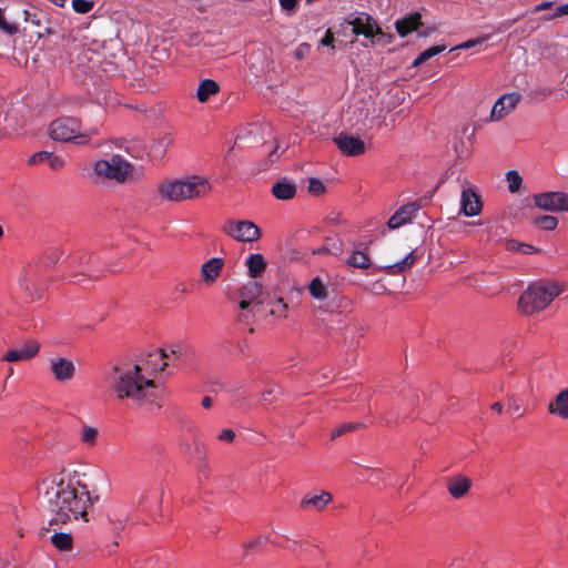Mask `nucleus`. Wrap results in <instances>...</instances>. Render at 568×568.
I'll return each instance as SVG.
<instances>
[{
  "label": "nucleus",
  "mask_w": 568,
  "mask_h": 568,
  "mask_svg": "<svg viewBox=\"0 0 568 568\" xmlns=\"http://www.w3.org/2000/svg\"><path fill=\"white\" fill-rule=\"evenodd\" d=\"M40 497L51 513L50 525H63L79 518L87 519L88 508L99 497L92 496L78 471L62 470L40 484Z\"/></svg>",
  "instance_id": "obj_1"
},
{
  "label": "nucleus",
  "mask_w": 568,
  "mask_h": 568,
  "mask_svg": "<svg viewBox=\"0 0 568 568\" xmlns=\"http://www.w3.org/2000/svg\"><path fill=\"white\" fill-rule=\"evenodd\" d=\"M170 355L164 349H154L141 364L126 372H121L113 382L118 398H130L140 404H155L158 394L151 374L162 372L168 365Z\"/></svg>",
  "instance_id": "obj_2"
},
{
  "label": "nucleus",
  "mask_w": 568,
  "mask_h": 568,
  "mask_svg": "<svg viewBox=\"0 0 568 568\" xmlns=\"http://www.w3.org/2000/svg\"><path fill=\"white\" fill-rule=\"evenodd\" d=\"M212 189L207 179L200 175H187L183 179L163 181L158 192L164 200L182 202L205 196Z\"/></svg>",
  "instance_id": "obj_3"
},
{
  "label": "nucleus",
  "mask_w": 568,
  "mask_h": 568,
  "mask_svg": "<svg viewBox=\"0 0 568 568\" xmlns=\"http://www.w3.org/2000/svg\"><path fill=\"white\" fill-rule=\"evenodd\" d=\"M562 288L556 282H536L527 286L518 301V308L526 315L545 310Z\"/></svg>",
  "instance_id": "obj_4"
},
{
  "label": "nucleus",
  "mask_w": 568,
  "mask_h": 568,
  "mask_svg": "<svg viewBox=\"0 0 568 568\" xmlns=\"http://www.w3.org/2000/svg\"><path fill=\"white\" fill-rule=\"evenodd\" d=\"M99 133L98 128H83L80 120L73 116H62L50 123L49 136L59 142L87 143V139Z\"/></svg>",
  "instance_id": "obj_5"
},
{
  "label": "nucleus",
  "mask_w": 568,
  "mask_h": 568,
  "mask_svg": "<svg viewBox=\"0 0 568 568\" xmlns=\"http://www.w3.org/2000/svg\"><path fill=\"white\" fill-rule=\"evenodd\" d=\"M132 165L121 155H112L109 160H99L93 165L94 181L113 180L124 182L132 173Z\"/></svg>",
  "instance_id": "obj_6"
},
{
  "label": "nucleus",
  "mask_w": 568,
  "mask_h": 568,
  "mask_svg": "<svg viewBox=\"0 0 568 568\" xmlns=\"http://www.w3.org/2000/svg\"><path fill=\"white\" fill-rule=\"evenodd\" d=\"M223 232L239 242H255L261 237L260 227L252 221L229 220Z\"/></svg>",
  "instance_id": "obj_7"
},
{
  "label": "nucleus",
  "mask_w": 568,
  "mask_h": 568,
  "mask_svg": "<svg viewBox=\"0 0 568 568\" xmlns=\"http://www.w3.org/2000/svg\"><path fill=\"white\" fill-rule=\"evenodd\" d=\"M346 23L352 26V32L356 36H364L372 39L376 33H381V28L376 21L367 13L359 12L346 19Z\"/></svg>",
  "instance_id": "obj_8"
},
{
  "label": "nucleus",
  "mask_w": 568,
  "mask_h": 568,
  "mask_svg": "<svg viewBox=\"0 0 568 568\" xmlns=\"http://www.w3.org/2000/svg\"><path fill=\"white\" fill-rule=\"evenodd\" d=\"M50 372L58 383H69L73 379L77 368L70 358L55 356L49 359Z\"/></svg>",
  "instance_id": "obj_9"
},
{
  "label": "nucleus",
  "mask_w": 568,
  "mask_h": 568,
  "mask_svg": "<svg viewBox=\"0 0 568 568\" xmlns=\"http://www.w3.org/2000/svg\"><path fill=\"white\" fill-rule=\"evenodd\" d=\"M40 268L36 265L24 266L18 277V284L22 291L31 296H41V288L39 286Z\"/></svg>",
  "instance_id": "obj_10"
},
{
  "label": "nucleus",
  "mask_w": 568,
  "mask_h": 568,
  "mask_svg": "<svg viewBox=\"0 0 568 568\" xmlns=\"http://www.w3.org/2000/svg\"><path fill=\"white\" fill-rule=\"evenodd\" d=\"M333 140L344 155L357 156L365 152V143L358 136L341 132Z\"/></svg>",
  "instance_id": "obj_11"
},
{
  "label": "nucleus",
  "mask_w": 568,
  "mask_h": 568,
  "mask_svg": "<svg viewBox=\"0 0 568 568\" xmlns=\"http://www.w3.org/2000/svg\"><path fill=\"white\" fill-rule=\"evenodd\" d=\"M535 203L538 207L548 211H568V194L560 192L542 193L535 197Z\"/></svg>",
  "instance_id": "obj_12"
},
{
  "label": "nucleus",
  "mask_w": 568,
  "mask_h": 568,
  "mask_svg": "<svg viewBox=\"0 0 568 568\" xmlns=\"http://www.w3.org/2000/svg\"><path fill=\"white\" fill-rule=\"evenodd\" d=\"M520 101V94L516 92L507 93L501 95L494 104L490 119L498 121L509 114Z\"/></svg>",
  "instance_id": "obj_13"
},
{
  "label": "nucleus",
  "mask_w": 568,
  "mask_h": 568,
  "mask_svg": "<svg viewBox=\"0 0 568 568\" xmlns=\"http://www.w3.org/2000/svg\"><path fill=\"white\" fill-rule=\"evenodd\" d=\"M40 349V344L37 341H28L21 347L10 348L3 359L7 362L28 361L34 357Z\"/></svg>",
  "instance_id": "obj_14"
},
{
  "label": "nucleus",
  "mask_w": 568,
  "mask_h": 568,
  "mask_svg": "<svg viewBox=\"0 0 568 568\" xmlns=\"http://www.w3.org/2000/svg\"><path fill=\"white\" fill-rule=\"evenodd\" d=\"M419 210V205L416 202L408 203L400 206L388 220L387 225L390 230L399 229L406 223L410 222L416 212Z\"/></svg>",
  "instance_id": "obj_15"
},
{
  "label": "nucleus",
  "mask_w": 568,
  "mask_h": 568,
  "mask_svg": "<svg viewBox=\"0 0 568 568\" xmlns=\"http://www.w3.org/2000/svg\"><path fill=\"white\" fill-rule=\"evenodd\" d=\"M224 266V261L221 257H212L202 264L200 274L201 280L206 285H212L220 277Z\"/></svg>",
  "instance_id": "obj_16"
},
{
  "label": "nucleus",
  "mask_w": 568,
  "mask_h": 568,
  "mask_svg": "<svg viewBox=\"0 0 568 568\" xmlns=\"http://www.w3.org/2000/svg\"><path fill=\"white\" fill-rule=\"evenodd\" d=\"M471 485V479L462 474L454 475L447 479V490L455 499L465 497Z\"/></svg>",
  "instance_id": "obj_17"
},
{
  "label": "nucleus",
  "mask_w": 568,
  "mask_h": 568,
  "mask_svg": "<svg viewBox=\"0 0 568 568\" xmlns=\"http://www.w3.org/2000/svg\"><path fill=\"white\" fill-rule=\"evenodd\" d=\"M460 211L466 216L478 215L481 203L478 195L470 189H464L460 196Z\"/></svg>",
  "instance_id": "obj_18"
},
{
  "label": "nucleus",
  "mask_w": 568,
  "mask_h": 568,
  "mask_svg": "<svg viewBox=\"0 0 568 568\" xmlns=\"http://www.w3.org/2000/svg\"><path fill=\"white\" fill-rule=\"evenodd\" d=\"M548 412L562 419H568V388L560 390L548 404Z\"/></svg>",
  "instance_id": "obj_19"
},
{
  "label": "nucleus",
  "mask_w": 568,
  "mask_h": 568,
  "mask_svg": "<svg viewBox=\"0 0 568 568\" xmlns=\"http://www.w3.org/2000/svg\"><path fill=\"white\" fill-rule=\"evenodd\" d=\"M262 294V286L256 281H251L247 284H245L240 292V296L242 297V301L240 302V307L242 310L248 308L251 302L258 298Z\"/></svg>",
  "instance_id": "obj_20"
},
{
  "label": "nucleus",
  "mask_w": 568,
  "mask_h": 568,
  "mask_svg": "<svg viewBox=\"0 0 568 568\" xmlns=\"http://www.w3.org/2000/svg\"><path fill=\"white\" fill-rule=\"evenodd\" d=\"M333 497L327 491H322L318 495H305L301 501L303 508H313L322 510L326 505L332 501Z\"/></svg>",
  "instance_id": "obj_21"
},
{
  "label": "nucleus",
  "mask_w": 568,
  "mask_h": 568,
  "mask_svg": "<svg viewBox=\"0 0 568 568\" xmlns=\"http://www.w3.org/2000/svg\"><path fill=\"white\" fill-rule=\"evenodd\" d=\"M272 194L277 200H291L296 194V185L287 179H282L272 186Z\"/></svg>",
  "instance_id": "obj_22"
},
{
  "label": "nucleus",
  "mask_w": 568,
  "mask_h": 568,
  "mask_svg": "<svg viewBox=\"0 0 568 568\" xmlns=\"http://www.w3.org/2000/svg\"><path fill=\"white\" fill-rule=\"evenodd\" d=\"M422 24L420 14L415 12L396 22V30L399 36L405 37Z\"/></svg>",
  "instance_id": "obj_23"
},
{
  "label": "nucleus",
  "mask_w": 568,
  "mask_h": 568,
  "mask_svg": "<svg viewBox=\"0 0 568 568\" xmlns=\"http://www.w3.org/2000/svg\"><path fill=\"white\" fill-rule=\"evenodd\" d=\"M220 91V85L211 79H204L199 83L196 98L201 103H205L212 95Z\"/></svg>",
  "instance_id": "obj_24"
},
{
  "label": "nucleus",
  "mask_w": 568,
  "mask_h": 568,
  "mask_svg": "<svg viewBox=\"0 0 568 568\" xmlns=\"http://www.w3.org/2000/svg\"><path fill=\"white\" fill-rule=\"evenodd\" d=\"M174 138L171 133H163L156 141H154L150 146V154L153 158H162L168 150L173 144Z\"/></svg>",
  "instance_id": "obj_25"
},
{
  "label": "nucleus",
  "mask_w": 568,
  "mask_h": 568,
  "mask_svg": "<svg viewBox=\"0 0 568 568\" xmlns=\"http://www.w3.org/2000/svg\"><path fill=\"white\" fill-rule=\"evenodd\" d=\"M311 296L317 301H324L328 297V286L320 276L314 277L308 286Z\"/></svg>",
  "instance_id": "obj_26"
},
{
  "label": "nucleus",
  "mask_w": 568,
  "mask_h": 568,
  "mask_svg": "<svg viewBox=\"0 0 568 568\" xmlns=\"http://www.w3.org/2000/svg\"><path fill=\"white\" fill-rule=\"evenodd\" d=\"M246 266L248 268V274L252 278L258 277L264 270L266 268V262L263 255L256 253L251 254L246 260Z\"/></svg>",
  "instance_id": "obj_27"
},
{
  "label": "nucleus",
  "mask_w": 568,
  "mask_h": 568,
  "mask_svg": "<svg viewBox=\"0 0 568 568\" xmlns=\"http://www.w3.org/2000/svg\"><path fill=\"white\" fill-rule=\"evenodd\" d=\"M100 432L98 427L82 424L79 437L80 440L87 446H95L99 442Z\"/></svg>",
  "instance_id": "obj_28"
},
{
  "label": "nucleus",
  "mask_w": 568,
  "mask_h": 568,
  "mask_svg": "<svg viewBox=\"0 0 568 568\" xmlns=\"http://www.w3.org/2000/svg\"><path fill=\"white\" fill-rule=\"evenodd\" d=\"M346 264L349 267L355 268H368L371 266V261L367 254L361 250L355 248L352 253V255L346 260Z\"/></svg>",
  "instance_id": "obj_29"
},
{
  "label": "nucleus",
  "mask_w": 568,
  "mask_h": 568,
  "mask_svg": "<svg viewBox=\"0 0 568 568\" xmlns=\"http://www.w3.org/2000/svg\"><path fill=\"white\" fill-rule=\"evenodd\" d=\"M415 260H416V257L414 255V252H410L402 261H399L395 264H392V265H387L384 268L386 270V272L388 274L395 275V274L405 272L406 270H409L413 266V264L415 263Z\"/></svg>",
  "instance_id": "obj_30"
},
{
  "label": "nucleus",
  "mask_w": 568,
  "mask_h": 568,
  "mask_svg": "<svg viewBox=\"0 0 568 568\" xmlns=\"http://www.w3.org/2000/svg\"><path fill=\"white\" fill-rule=\"evenodd\" d=\"M62 255V251L59 247H50L44 251L40 258V263L43 266L51 267L58 263Z\"/></svg>",
  "instance_id": "obj_31"
},
{
  "label": "nucleus",
  "mask_w": 568,
  "mask_h": 568,
  "mask_svg": "<svg viewBox=\"0 0 568 568\" xmlns=\"http://www.w3.org/2000/svg\"><path fill=\"white\" fill-rule=\"evenodd\" d=\"M282 394L281 387L275 383H266L264 390L261 394L262 402L272 403Z\"/></svg>",
  "instance_id": "obj_32"
},
{
  "label": "nucleus",
  "mask_w": 568,
  "mask_h": 568,
  "mask_svg": "<svg viewBox=\"0 0 568 568\" xmlns=\"http://www.w3.org/2000/svg\"><path fill=\"white\" fill-rule=\"evenodd\" d=\"M446 49L445 45H434L426 50H424L414 61L413 65L418 67L426 62L427 60L432 59L433 57L439 54Z\"/></svg>",
  "instance_id": "obj_33"
},
{
  "label": "nucleus",
  "mask_w": 568,
  "mask_h": 568,
  "mask_svg": "<svg viewBox=\"0 0 568 568\" xmlns=\"http://www.w3.org/2000/svg\"><path fill=\"white\" fill-rule=\"evenodd\" d=\"M51 541L59 550H69L72 547V538L69 534L57 532L51 536Z\"/></svg>",
  "instance_id": "obj_34"
},
{
  "label": "nucleus",
  "mask_w": 568,
  "mask_h": 568,
  "mask_svg": "<svg viewBox=\"0 0 568 568\" xmlns=\"http://www.w3.org/2000/svg\"><path fill=\"white\" fill-rule=\"evenodd\" d=\"M287 308H288V306L283 301V298H277L276 301L271 303L270 314L277 318H286Z\"/></svg>",
  "instance_id": "obj_35"
},
{
  "label": "nucleus",
  "mask_w": 568,
  "mask_h": 568,
  "mask_svg": "<svg viewBox=\"0 0 568 568\" xmlns=\"http://www.w3.org/2000/svg\"><path fill=\"white\" fill-rule=\"evenodd\" d=\"M535 224L542 230L551 231L557 226L558 220L552 215H540L535 219Z\"/></svg>",
  "instance_id": "obj_36"
},
{
  "label": "nucleus",
  "mask_w": 568,
  "mask_h": 568,
  "mask_svg": "<svg viewBox=\"0 0 568 568\" xmlns=\"http://www.w3.org/2000/svg\"><path fill=\"white\" fill-rule=\"evenodd\" d=\"M506 180L508 182L509 192L516 193L519 191L523 179L517 171H508L506 173Z\"/></svg>",
  "instance_id": "obj_37"
},
{
  "label": "nucleus",
  "mask_w": 568,
  "mask_h": 568,
  "mask_svg": "<svg viewBox=\"0 0 568 568\" xmlns=\"http://www.w3.org/2000/svg\"><path fill=\"white\" fill-rule=\"evenodd\" d=\"M358 426L359 424L355 423H343L332 430L331 439H336L337 437L344 435L345 433L356 429Z\"/></svg>",
  "instance_id": "obj_38"
},
{
  "label": "nucleus",
  "mask_w": 568,
  "mask_h": 568,
  "mask_svg": "<svg viewBox=\"0 0 568 568\" xmlns=\"http://www.w3.org/2000/svg\"><path fill=\"white\" fill-rule=\"evenodd\" d=\"M0 29L8 34H14L18 31V26L13 22H8L4 17L3 10L0 8Z\"/></svg>",
  "instance_id": "obj_39"
},
{
  "label": "nucleus",
  "mask_w": 568,
  "mask_h": 568,
  "mask_svg": "<svg viewBox=\"0 0 568 568\" xmlns=\"http://www.w3.org/2000/svg\"><path fill=\"white\" fill-rule=\"evenodd\" d=\"M72 8L78 13H88L93 8V2L89 0H72Z\"/></svg>",
  "instance_id": "obj_40"
},
{
  "label": "nucleus",
  "mask_w": 568,
  "mask_h": 568,
  "mask_svg": "<svg viewBox=\"0 0 568 568\" xmlns=\"http://www.w3.org/2000/svg\"><path fill=\"white\" fill-rule=\"evenodd\" d=\"M52 152L49 151H40L34 153L28 161L30 165H36L39 163H48Z\"/></svg>",
  "instance_id": "obj_41"
},
{
  "label": "nucleus",
  "mask_w": 568,
  "mask_h": 568,
  "mask_svg": "<svg viewBox=\"0 0 568 568\" xmlns=\"http://www.w3.org/2000/svg\"><path fill=\"white\" fill-rule=\"evenodd\" d=\"M308 191L314 195H320L324 193L325 186L321 180L312 178L310 179Z\"/></svg>",
  "instance_id": "obj_42"
},
{
  "label": "nucleus",
  "mask_w": 568,
  "mask_h": 568,
  "mask_svg": "<svg viewBox=\"0 0 568 568\" xmlns=\"http://www.w3.org/2000/svg\"><path fill=\"white\" fill-rule=\"evenodd\" d=\"M48 165L50 166V169L58 171L65 165V160L63 156L52 153L49 159Z\"/></svg>",
  "instance_id": "obj_43"
},
{
  "label": "nucleus",
  "mask_w": 568,
  "mask_h": 568,
  "mask_svg": "<svg viewBox=\"0 0 568 568\" xmlns=\"http://www.w3.org/2000/svg\"><path fill=\"white\" fill-rule=\"evenodd\" d=\"M508 413L514 416L515 418H519L524 415V410L521 408V405L516 402V400H511L509 402V406H508Z\"/></svg>",
  "instance_id": "obj_44"
},
{
  "label": "nucleus",
  "mask_w": 568,
  "mask_h": 568,
  "mask_svg": "<svg viewBox=\"0 0 568 568\" xmlns=\"http://www.w3.org/2000/svg\"><path fill=\"white\" fill-rule=\"evenodd\" d=\"M298 0H280L281 8L287 13L293 14L296 11Z\"/></svg>",
  "instance_id": "obj_45"
},
{
  "label": "nucleus",
  "mask_w": 568,
  "mask_h": 568,
  "mask_svg": "<svg viewBox=\"0 0 568 568\" xmlns=\"http://www.w3.org/2000/svg\"><path fill=\"white\" fill-rule=\"evenodd\" d=\"M310 50L311 45L306 42H303L296 48L294 55L297 60H302L308 54Z\"/></svg>",
  "instance_id": "obj_46"
},
{
  "label": "nucleus",
  "mask_w": 568,
  "mask_h": 568,
  "mask_svg": "<svg viewBox=\"0 0 568 568\" xmlns=\"http://www.w3.org/2000/svg\"><path fill=\"white\" fill-rule=\"evenodd\" d=\"M320 45L331 47V49L334 51V34L331 29L326 30L325 36L320 41Z\"/></svg>",
  "instance_id": "obj_47"
},
{
  "label": "nucleus",
  "mask_w": 568,
  "mask_h": 568,
  "mask_svg": "<svg viewBox=\"0 0 568 568\" xmlns=\"http://www.w3.org/2000/svg\"><path fill=\"white\" fill-rule=\"evenodd\" d=\"M523 242H518L516 240H507L505 243V247L509 252L519 253Z\"/></svg>",
  "instance_id": "obj_48"
},
{
  "label": "nucleus",
  "mask_w": 568,
  "mask_h": 568,
  "mask_svg": "<svg viewBox=\"0 0 568 568\" xmlns=\"http://www.w3.org/2000/svg\"><path fill=\"white\" fill-rule=\"evenodd\" d=\"M235 438V433L232 429H224L219 435V439L226 443H232Z\"/></svg>",
  "instance_id": "obj_49"
},
{
  "label": "nucleus",
  "mask_w": 568,
  "mask_h": 568,
  "mask_svg": "<svg viewBox=\"0 0 568 568\" xmlns=\"http://www.w3.org/2000/svg\"><path fill=\"white\" fill-rule=\"evenodd\" d=\"M562 16H568V2L558 6L550 18H558Z\"/></svg>",
  "instance_id": "obj_50"
},
{
  "label": "nucleus",
  "mask_w": 568,
  "mask_h": 568,
  "mask_svg": "<svg viewBox=\"0 0 568 568\" xmlns=\"http://www.w3.org/2000/svg\"><path fill=\"white\" fill-rule=\"evenodd\" d=\"M536 252H538V250L536 247H534L532 245L527 244V243H523V245L520 247V251H519V253H521L524 255L534 254Z\"/></svg>",
  "instance_id": "obj_51"
},
{
  "label": "nucleus",
  "mask_w": 568,
  "mask_h": 568,
  "mask_svg": "<svg viewBox=\"0 0 568 568\" xmlns=\"http://www.w3.org/2000/svg\"><path fill=\"white\" fill-rule=\"evenodd\" d=\"M234 404L239 409L242 410H246L250 408V404L244 398H239Z\"/></svg>",
  "instance_id": "obj_52"
},
{
  "label": "nucleus",
  "mask_w": 568,
  "mask_h": 568,
  "mask_svg": "<svg viewBox=\"0 0 568 568\" xmlns=\"http://www.w3.org/2000/svg\"><path fill=\"white\" fill-rule=\"evenodd\" d=\"M201 404H202L203 408L209 409V408H211V406L213 404V400H212V398L210 396H205V397H203Z\"/></svg>",
  "instance_id": "obj_53"
},
{
  "label": "nucleus",
  "mask_w": 568,
  "mask_h": 568,
  "mask_svg": "<svg viewBox=\"0 0 568 568\" xmlns=\"http://www.w3.org/2000/svg\"><path fill=\"white\" fill-rule=\"evenodd\" d=\"M550 7H551V2H549V1H545V2L539 3V4L536 7L535 11L546 10V9H548V8H550Z\"/></svg>",
  "instance_id": "obj_54"
},
{
  "label": "nucleus",
  "mask_w": 568,
  "mask_h": 568,
  "mask_svg": "<svg viewBox=\"0 0 568 568\" xmlns=\"http://www.w3.org/2000/svg\"><path fill=\"white\" fill-rule=\"evenodd\" d=\"M87 256L83 254V255H80L78 257L74 258V263H77L78 265H82L84 264V262H87Z\"/></svg>",
  "instance_id": "obj_55"
},
{
  "label": "nucleus",
  "mask_w": 568,
  "mask_h": 568,
  "mask_svg": "<svg viewBox=\"0 0 568 568\" xmlns=\"http://www.w3.org/2000/svg\"><path fill=\"white\" fill-rule=\"evenodd\" d=\"M491 409L495 410L496 413L500 414L503 412V405L500 403H494L491 405Z\"/></svg>",
  "instance_id": "obj_56"
},
{
  "label": "nucleus",
  "mask_w": 568,
  "mask_h": 568,
  "mask_svg": "<svg viewBox=\"0 0 568 568\" xmlns=\"http://www.w3.org/2000/svg\"><path fill=\"white\" fill-rule=\"evenodd\" d=\"M478 41H467L465 42L464 44H462L459 48L462 49H468V48H471L474 47Z\"/></svg>",
  "instance_id": "obj_57"
},
{
  "label": "nucleus",
  "mask_w": 568,
  "mask_h": 568,
  "mask_svg": "<svg viewBox=\"0 0 568 568\" xmlns=\"http://www.w3.org/2000/svg\"><path fill=\"white\" fill-rule=\"evenodd\" d=\"M124 527V521L123 520H116L114 521V528L120 530Z\"/></svg>",
  "instance_id": "obj_58"
},
{
  "label": "nucleus",
  "mask_w": 568,
  "mask_h": 568,
  "mask_svg": "<svg viewBox=\"0 0 568 568\" xmlns=\"http://www.w3.org/2000/svg\"><path fill=\"white\" fill-rule=\"evenodd\" d=\"M266 542V538L264 537H260L255 540L254 544H251L250 547H253L254 545H261V544H265Z\"/></svg>",
  "instance_id": "obj_59"
},
{
  "label": "nucleus",
  "mask_w": 568,
  "mask_h": 568,
  "mask_svg": "<svg viewBox=\"0 0 568 568\" xmlns=\"http://www.w3.org/2000/svg\"><path fill=\"white\" fill-rule=\"evenodd\" d=\"M168 354L170 355V358H171L172 356H174L176 354V349L174 347H171L170 353H168Z\"/></svg>",
  "instance_id": "obj_60"
},
{
  "label": "nucleus",
  "mask_w": 568,
  "mask_h": 568,
  "mask_svg": "<svg viewBox=\"0 0 568 568\" xmlns=\"http://www.w3.org/2000/svg\"><path fill=\"white\" fill-rule=\"evenodd\" d=\"M2 235H3V229H2V226L0 225V239L2 237Z\"/></svg>",
  "instance_id": "obj_61"
},
{
  "label": "nucleus",
  "mask_w": 568,
  "mask_h": 568,
  "mask_svg": "<svg viewBox=\"0 0 568 568\" xmlns=\"http://www.w3.org/2000/svg\"><path fill=\"white\" fill-rule=\"evenodd\" d=\"M11 129L16 131V130H18V126L17 125H11Z\"/></svg>",
  "instance_id": "obj_62"
},
{
  "label": "nucleus",
  "mask_w": 568,
  "mask_h": 568,
  "mask_svg": "<svg viewBox=\"0 0 568 568\" xmlns=\"http://www.w3.org/2000/svg\"><path fill=\"white\" fill-rule=\"evenodd\" d=\"M196 450H197L199 453L201 452V446H200V445H197V446H196Z\"/></svg>",
  "instance_id": "obj_63"
},
{
  "label": "nucleus",
  "mask_w": 568,
  "mask_h": 568,
  "mask_svg": "<svg viewBox=\"0 0 568 568\" xmlns=\"http://www.w3.org/2000/svg\"><path fill=\"white\" fill-rule=\"evenodd\" d=\"M13 373V368H10V371H8V374H12Z\"/></svg>",
  "instance_id": "obj_64"
}]
</instances>
